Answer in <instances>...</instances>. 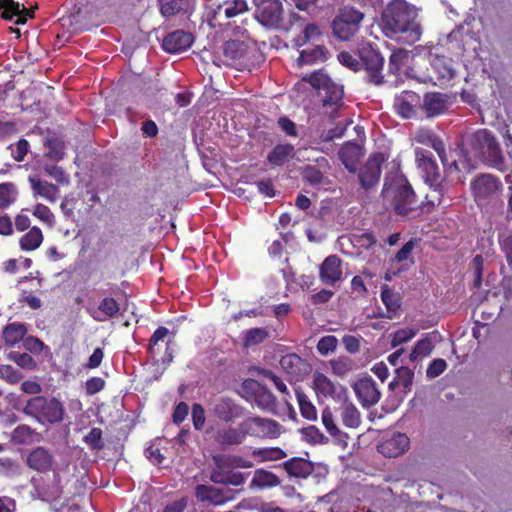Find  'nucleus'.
I'll return each instance as SVG.
<instances>
[{
	"mask_svg": "<svg viewBox=\"0 0 512 512\" xmlns=\"http://www.w3.org/2000/svg\"><path fill=\"white\" fill-rule=\"evenodd\" d=\"M381 28L386 36L410 33L412 41L420 38V27L415 22V12L405 0L391 1L382 12Z\"/></svg>",
	"mask_w": 512,
	"mask_h": 512,
	"instance_id": "1",
	"label": "nucleus"
},
{
	"mask_svg": "<svg viewBox=\"0 0 512 512\" xmlns=\"http://www.w3.org/2000/svg\"><path fill=\"white\" fill-rule=\"evenodd\" d=\"M382 195L395 213L401 216H408L421 206L412 186L403 175L386 177Z\"/></svg>",
	"mask_w": 512,
	"mask_h": 512,
	"instance_id": "2",
	"label": "nucleus"
},
{
	"mask_svg": "<svg viewBox=\"0 0 512 512\" xmlns=\"http://www.w3.org/2000/svg\"><path fill=\"white\" fill-rule=\"evenodd\" d=\"M22 412L42 425H53L63 420L65 408L55 397L34 396L27 400Z\"/></svg>",
	"mask_w": 512,
	"mask_h": 512,
	"instance_id": "3",
	"label": "nucleus"
},
{
	"mask_svg": "<svg viewBox=\"0 0 512 512\" xmlns=\"http://www.w3.org/2000/svg\"><path fill=\"white\" fill-rule=\"evenodd\" d=\"M356 55L360 61L361 70L365 71V80L372 85L384 83V57L380 51L371 43L362 41L356 47Z\"/></svg>",
	"mask_w": 512,
	"mask_h": 512,
	"instance_id": "4",
	"label": "nucleus"
},
{
	"mask_svg": "<svg viewBox=\"0 0 512 512\" xmlns=\"http://www.w3.org/2000/svg\"><path fill=\"white\" fill-rule=\"evenodd\" d=\"M471 148L474 154L488 166L501 169L504 157L499 143L487 129L476 131L471 139Z\"/></svg>",
	"mask_w": 512,
	"mask_h": 512,
	"instance_id": "5",
	"label": "nucleus"
},
{
	"mask_svg": "<svg viewBox=\"0 0 512 512\" xmlns=\"http://www.w3.org/2000/svg\"><path fill=\"white\" fill-rule=\"evenodd\" d=\"M225 64L238 70H251L255 67L258 52L255 48L238 40L226 41L223 45Z\"/></svg>",
	"mask_w": 512,
	"mask_h": 512,
	"instance_id": "6",
	"label": "nucleus"
},
{
	"mask_svg": "<svg viewBox=\"0 0 512 512\" xmlns=\"http://www.w3.org/2000/svg\"><path fill=\"white\" fill-rule=\"evenodd\" d=\"M255 416L246 417L237 427L225 426L217 430L215 441L222 447L242 444L247 437L257 438Z\"/></svg>",
	"mask_w": 512,
	"mask_h": 512,
	"instance_id": "7",
	"label": "nucleus"
},
{
	"mask_svg": "<svg viewBox=\"0 0 512 512\" xmlns=\"http://www.w3.org/2000/svg\"><path fill=\"white\" fill-rule=\"evenodd\" d=\"M364 14L352 6L341 8L332 22L333 34L344 41L353 38L360 29Z\"/></svg>",
	"mask_w": 512,
	"mask_h": 512,
	"instance_id": "8",
	"label": "nucleus"
},
{
	"mask_svg": "<svg viewBox=\"0 0 512 512\" xmlns=\"http://www.w3.org/2000/svg\"><path fill=\"white\" fill-rule=\"evenodd\" d=\"M235 469L226 456L215 458V467L211 471L210 479L215 484L241 486L245 483L249 473Z\"/></svg>",
	"mask_w": 512,
	"mask_h": 512,
	"instance_id": "9",
	"label": "nucleus"
},
{
	"mask_svg": "<svg viewBox=\"0 0 512 512\" xmlns=\"http://www.w3.org/2000/svg\"><path fill=\"white\" fill-rule=\"evenodd\" d=\"M30 483L32 485L30 495L34 500L51 502L59 499L63 493L61 477L58 470H53L51 483H46L41 476H32Z\"/></svg>",
	"mask_w": 512,
	"mask_h": 512,
	"instance_id": "10",
	"label": "nucleus"
},
{
	"mask_svg": "<svg viewBox=\"0 0 512 512\" xmlns=\"http://www.w3.org/2000/svg\"><path fill=\"white\" fill-rule=\"evenodd\" d=\"M387 160V157L382 152L372 153L365 164L357 169L359 184L362 189L368 191L377 186L381 173L382 165Z\"/></svg>",
	"mask_w": 512,
	"mask_h": 512,
	"instance_id": "11",
	"label": "nucleus"
},
{
	"mask_svg": "<svg viewBox=\"0 0 512 512\" xmlns=\"http://www.w3.org/2000/svg\"><path fill=\"white\" fill-rule=\"evenodd\" d=\"M210 411L215 419L223 423H234L247 414V409L243 405L228 396L215 399Z\"/></svg>",
	"mask_w": 512,
	"mask_h": 512,
	"instance_id": "12",
	"label": "nucleus"
},
{
	"mask_svg": "<svg viewBox=\"0 0 512 512\" xmlns=\"http://www.w3.org/2000/svg\"><path fill=\"white\" fill-rule=\"evenodd\" d=\"M255 18L265 27L279 28L283 21L281 0H253Z\"/></svg>",
	"mask_w": 512,
	"mask_h": 512,
	"instance_id": "13",
	"label": "nucleus"
},
{
	"mask_svg": "<svg viewBox=\"0 0 512 512\" xmlns=\"http://www.w3.org/2000/svg\"><path fill=\"white\" fill-rule=\"evenodd\" d=\"M248 11V3L246 0H224L214 4L211 11L210 21L213 25H223L224 21H228L238 15Z\"/></svg>",
	"mask_w": 512,
	"mask_h": 512,
	"instance_id": "14",
	"label": "nucleus"
},
{
	"mask_svg": "<svg viewBox=\"0 0 512 512\" xmlns=\"http://www.w3.org/2000/svg\"><path fill=\"white\" fill-rule=\"evenodd\" d=\"M87 300L86 312L96 321L101 322L106 319H113L119 315L120 304L113 297H104L97 307L94 306L95 298L93 294H87Z\"/></svg>",
	"mask_w": 512,
	"mask_h": 512,
	"instance_id": "15",
	"label": "nucleus"
},
{
	"mask_svg": "<svg viewBox=\"0 0 512 512\" xmlns=\"http://www.w3.org/2000/svg\"><path fill=\"white\" fill-rule=\"evenodd\" d=\"M25 463L31 470L39 473L53 472V470L59 471V469L55 467V457L53 453L43 446L33 448L27 454Z\"/></svg>",
	"mask_w": 512,
	"mask_h": 512,
	"instance_id": "16",
	"label": "nucleus"
},
{
	"mask_svg": "<svg viewBox=\"0 0 512 512\" xmlns=\"http://www.w3.org/2000/svg\"><path fill=\"white\" fill-rule=\"evenodd\" d=\"M195 497L199 502L208 503L213 506H220L231 501L233 491L224 490L210 485L198 484L195 487Z\"/></svg>",
	"mask_w": 512,
	"mask_h": 512,
	"instance_id": "17",
	"label": "nucleus"
},
{
	"mask_svg": "<svg viewBox=\"0 0 512 512\" xmlns=\"http://www.w3.org/2000/svg\"><path fill=\"white\" fill-rule=\"evenodd\" d=\"M313 385L318 396L338 401L348 400L347 389L340 384H335L322 373L317 372L314 375Z\"/></svg>",
	"mask_w": 512,
	"mask_h": 512,
	"instance_id": "18",
	"label": "nucleus"
},
{
	"mask_svg": "<svg viewBox=\"0 0 512 512\" xmlns=\"http://www.w3.org/2000/svg\"><path fill=\"white\" fill-rule=\"evenodd\" d=\"M243 387L253 392L254 402L261 410L266 412L276 411V397L267 387L252 379L244 381Z\"/></svg>",
	"mask_w": 512,
	"mask_h": 512,
	"instance_id": "19",
	"label": "nucleus"
},
{
	"mask_svg": "<svg viewBox=\"0 0 512 512\" xmlns=\"http://www.w3.org/2000/svg\"><path fill=\"white\" fill-rule=\"evenodd\" d=\"M501 187L500 180L490 174H482L472 182V190L477 203L495 195Z\"/></svg>",
	"mask_w": 512,
	"mask_h": 512,
	"instance_id": "20",
	"label": "nucleus"
},
{
	"mask_svg": "<svg viewBox=\"0 0 512 512\" xmlns=\"http://www.w3.org/2000/svg\"><path fill=\"white\" fill-rule=\"evenodd\" d=\"M417 106L421 107V97L414 91H402L394 98V110L403 119L413 118Z\"/></svg>",
	"mask_w": 512,
	"mask_h": 512,
	"instance_id": "21",
	"label": "nucleus"
},
{
	"mask_svg": "<svg viewBox=\"0 0 512 512\" xmlns=\"http://www.w3.org/2000/svg\"><path fill=\"white\" fill-rule=\"evenodd\" d=\"M415 158L417 166L421 170L426 183H433L440 179L439 166L431 151L416 148Z\"/></svg>",
	"mask_w": 512,
	"mask_h": 512,
	"instance_id": "22",
	"label": "nucleus"
},
{
	"mask_svg": "<svg viewBox=\"0 0 512 512\" xmlns=\"http://www.w3.org/2000/svg\"><path fill=\"white\" fill-rule=\"evenodd\" d=\"M353 388L363 407L374 406L380 400L381 393L375 381L370 377L359 379Z\"/></svg>",
	"mask_w": 512,
	"mask_h": 512,
	"instance_id": "23",
	"label": "nucleus"
},
{
	"mask_svg": "<svg viewBox=\"0 0 512 512\" xmlns=\"http://www.w3.org/2000/svg\"><path fill=\"white\" fill-rule=\"evenodd\" d=\"M342 259L337 255L326 257L319 268V278L325 285L334 286L342 279Z\"/></svg>",
	"mask_w": 512,
	"mask_h": 512,
	"instance_id": "24",
	"label": "nucleus"
},
{
	"mask_svg": "<svg viewBox=\"0 0 512 512\" xmlns=\"http://www.w3.org/2000/svg\"><path fill=\"white\" fill-rule=\"evenodd\" d=\"M194 37L191 33L176 30L166 35L162 41V48L168 53H180L191 47Z\"/></svg>",
	"mask_w": 512,
	"mask_h": 512,
	"instance_id": "25",
	"label": "nucleus"
},
{
	"mask_svg": "<svg viewBox=\"0 0 512 512\" xmlns=\"http://www.w3.org/2000/svg\"><path fill=\"white\" fill-rule=\"evenodd\" d=\"M410 440L403 433H395L390 438L382 441L377 450L379 453L388 458H394L402 455L409 447Z\"/></svg>",
	"mask_w": 512,
	"mask_h": 512,
	"instance_id": "26",
	"label": "nucleus"
},
{
	"mask_svg": "<svg viewBox=\"0 0 512 512\" xmlns=\"http://www.w3.org/2000/svg\"><path fill=\"white\" fill-rule=\"evenodd\" d=\"M427 117L444 114L448 109V96L440 92H427L421 104Z\"/></svg>",
	"mask_w": 512,
	"mask_h": 512,
	"instance_id": "27",
	"label": "nucleus"
},
{
	"mask_svg": "<svg viewBox=\"0 0 512 512\" xmlns=\"http://www.w3.org/2000/svg\"><path fill=\"white\" fill-rule=\"evenodd\" d=\"M324 96L322 99L323 106L325 108H330L329 116L330 118H335L337 116V112L343 106V89L341 86L336 83L330 81L329 83H325Z\"/></svg>",
	"mask_w": 512,
	"mask_h": 512,
	"instance_id": "28",
	"label": "nucleus"
},
{
	"mask_svg": "<svg viewBox=\"0 0 512 512\" xmlns=\"http://www.w3.org/2000/svg\"><path fill=\"white\" fill-rule=\"evenodd\" d=\"M281 368L293 377H302L311 371V365L295 353H289L281 357Z\"/></svg>",
	"mask_w": 512,
	"mask_h": 512,
	"instance_id": "29",
	"label": "nucleus"
},
{
	"mask_svg": "<svg viewBox=\"0 0 512 512\" xmlns=\"http://www.w3.org/2000/svg\"><path fill=\"white\" fill-rule=\"evenodd\" d=\"M282 467L290 477L306 479L314 471V464L302 457H292L284 461Z\"/></svg>",
	"mask_w": 512,
	"mask_h": 512,
	"instance_id": "30",
	"label": "nucleus"
},
{
	"mask_svg": "<svg viewBox=\"0 0 512 512\" xmlns=\"http://www.w3.org/2000/svg\"><path fill=\"white\" fill-rule=\"evenodd\" d=\"M338 155L345 168L351 173H356L358 163L363 156V150L355 142H346L340 148Z\"/></svg>",
	"mask_w": 512,
	"mask_h": 512,
	"instance_id": "31",
	"label": "nucleus"
},
{
	"mask_svg": "<svg viewBox=\"0 0 512 512\" xmlns=\"http://www.w3.org/2000/svg\"><path fill=\"white\" fill-rule=\"evenodd\" d=\"M281 484L280 478L273 472L263 468L256 469L250 482V489L265 490Z\"/></svg>",
	"mask_w": 512,
	"mask_h": 512,
	"instance_id": "32",
	"label": "nucleus"
},
{
	"mask_svg": "<svg viewBox=\"0 0 512 512\" xmlns=\"http://www.w3.org/2000/svg\"><path fill=\"white\" fill-rule=\"evenodd\" d=\"M257 438L275 439L281 434V425L278 421L261 416H255Z\"/></svg>",
	"mask_w": 512,
	"mask_h": 512,
	"instance_id": "33",
	"label": "nucleus"
},
{
	"mask_svg": "<svg viewBox=\"0 0 512 512\" xmlns=\"http://www.w3.org/2000/svg\"><path fill=\"white\" fill-rule=\"evenodd\" d=\"M27 332L28 329L26 324L13 322L3 328L2 338L7 346L13 347L20 341H23Z\"/></svg>",
	"mask_w": 512,
	"mask_h": 512,
	"instance_id": "34",
	"label": "nucleus"
},
{
	"mask_svg": "<svg viewBox=\"0 0 512 512\" xmlns=\"http://www.w3.org/2000/svg\"><path fill=\"white\" fill-rule=\"evenodd\" d=\"M294 156V146L291 144H278L268 154L267 160L273 166H282Z\"/></svg>",
	"mask_w": 512,
	"mask_h": 512,
	"instance_id": "35",
	"label": "nucleus"
},
{
	"mask_svg": "<svg viewBox=\"0 0 512 512\" xmlns=\"http://www.w3.org/2000/svg\"><path fill=\"white\" fill-rule=\"evenodd\" d=\"M328 50L325 46L316 44L312 48L303 49L300 52L299 62L303 64H313L318 61H325L328 57Z\"/></svg>",
	"mask_w": 512,
	"mask_h": 512,
	"instance_id": "36",
	"label": "nucleus"
},
{
	"mask_svg": "<svg viewBox=\"0 0 512 512\" xmlns=\"http://www.w3.org/2000/svg\"><path fill=\"white\" fill-rule=\"evenodd\" d=\"M395 374L396 375L389 384V387L392 389L402 387L404 392L410 391L413 384L414 372L406 366H400L396 368Z\"/></svg>",
	"mask_w": 512,
	"mask_h": 512,
	"instance_id": "37",
	"label": "nucleus"
},
{
	"mask_svg": "<svg viewBox=\"0 0 512 512\" xmlns=\"http://www.w3.org/2000/svg\"><path fill=\"white\" fill-rule=\"evenodd\" d=\"M341 420L344 426L348 428H357L361 423V415L358 409L347 400H342Z\"/></svg>",
	"mask_w": 512,
	"mask_h": 512,
	"instance_id": "38",
	"label": "nucleus"
},
{
	"mask_svg": "<svg viewBox=\"0 0 512 512\" xmlns=\"http://www.w3.org/2000/svg\"><path fill=\"white\" fill-rule=\"evenodd\" d=\"M429 184V191L426 194V202L432 207L439 206L444 200L446 193L447 182L445 180H438Z\"/></svg>",
	"mask_w": 512,
	"mask_h": 512,
	"instance_id": "39",
	"label": "nucleus"
},
{
	"mask_svg": "<svg viewBox=\"0 0 512 512\" xmlns=\"http://www.w3.org/2000/svg\"><path fill=\"white\" fill-rule=\"evenodd\" d=\"M159 2L160 12L165 17L186 13L190 7L188 0H159Z\"/></svg>",
	"mask_w": 512,
	"mask_h": 512,
	"instance_id": "40",
	"label": "nucleus"
},
{
	"mask_svg": "<svg viewBox=\"0 0 512 512\" xmlns=\"http://www.w3.org/2000/svg\"><path fill=\"white\" fill-rule=\"evenodd\" d=\"M251 454L261 463L278 461L287 457V453L280 447L255 448Z\"/></svg>",
	"mask_w": 512,
	"mask_h": 512,
	"instance_id": "41",
	"label": "nucleus"
},
{
	"mask_svg": "<svg viewBox=\"0 0 512 512\" xmlns=\"http://www.w3.org/2000/svg\"><path fill=\"white\" fill-rule=\"evenodd\" d=\"M295 394L302 417L309 421H315L317 419V410L308 396L300 389H296Z\"/></svg>",
	"mask_w": 512,
	"mask_h": 512,
	"instance_id": "42",
	"label": "nucleus"
},
{
	"mask_svg": "<svg viewBox=\"0 0 512 512\" xmlns=\"http://www.w3.org/2000/svg\"><path fill=\"white\" fill-rule=\"evenodd\" d=\"M43 241V234L40 228L32 227L20 239V247L24 251H32L37 249Z\"/></svg>",
	"mask_w": 512,
	"mask_h": 512,
	"instance_id": "43",
	"label": "nucleus"
},
{
	"mask_svg": "<svg viewBox=\"0 0 512 512\" xmlns=\"http://www.w3.org/2000/svg\"><path fill=\"white\" fill-rule=\"evenodd\" d=\"M269 336V331L264 327L251 328L244 332L243 345L244 347L259 345L267 340Z\"/></svg>",
	"mask_w": 512,
	"mask_h": 512,
	"instance_id": "44",
	"label": "nucleus"
},
{
	"mask_svg": "<svg viewBox=\"0 0 512 512\" xmlns=\"http://www.w3.org/2000/svg\"><path fill=\"white\" fill-rule=\"evenodd\" d=\"M433 69L438 77L443 80H451L455 76L452 60L446 57H436L433 61Z\"/></svg>",
	"mask_w": 512,
	"mask_h": 512,
	"instance_id": "45",
	"label": "nucleus"
},
{
	"mask_svg": "<svg viewBox=\"0 0 512 512\" xmlns=\"http://www.w3.org/2000/svg\"><path fill=\"white\" fill-rule=\"evenodd\" d=\"M33 190L39 194L41 197L47 199L50 202L56 201L59 193V189L56 185L52 183H48L46 181L42 182L39 180H31Z\"/></svg>",
	"mask_w": 512,
	"mask_h": 512,
	"instance_id": "46",
	"label": "nucleus"
},
{
	"mask_svg": "<svg viewBox=\"0 0 512 512\" xmlns=\"http://www.w3.org/2000/svg\"><path fill=\"white\" fill-rule=\"evenodd\" d=\"M434 348L432 339L429 334L425 335L422 339L418 340L409 354V360L411 362L416 361L420 357H426L430 355Z\"/></svg>",
	"mask_w": 512,
	"mask_h": 512,
	"instance_id": "47",
	"label": "nucleus"
},
{
	"mask_svg": "<svg viewBox=\"0 0 512 512\" xmlns=\"http://www.w3.org/2000/svg\"><path fill=\"white\" fill-rule=\"evenodd\" d=\"M417 143L431 146L434 150L443 151V141L431 130L421 129L416 133Z\"/></svg>",
	"mask_w": 512,
	"mask_h": 512,
	"instance_id": "48",
	"label": "nucleus"
},
{
	"mask_svg": "<svg viewBox=\"0 0 512 512\" xmlns=\"http://www.w3.org/2000/svg\"><path fill=\"white\" fill-rule=\"evenodd\" d=\"M21 5L14 0H0L1 18L6 21H12L21 14Z\"/></svg>",
	"mask_w": 512,
	"mask_h": 512,
	"instance_id": "49",
	"label": "nucleus"
},
{
	"mask_svg": "<svg viewBox=\"0 0 512 512\" xmlns=\"http://www.w3.org/2000/svg\"><path fill=\"white\" fill-rule=\"evenodd\" d=\"M17 189L13 183L0 184V209L7 208L17 199Z\"/></svg>",
	"mask_w": 512,
	"mask_h": 512,
	"instance_id": "50",
	"label": "nucleus"
},
{
	"mask_svg": "<svg viewBox=\"0 0 512 512\" xmlns=\"http://www.w3.org/2000/svg\"><path fill=\"white\" fill-rule=\"evenodd\" d=\"M83 442L92 451H101L104 448L103 432L98 427H93L88 434L83 437Z\"/></svg>",
	"mask_w": 512,
	"mask_h": 512,
	"instance_id": "51",
	"label": "nucleus"
},
{
	"mask_svg": "<svg viewBox=\"0 0 512 512\" xmlns=\"http://www.w3.org/2000/svg\"><path fill=\"white\" fill-rule=\"evenodd\" d=\"M326 173L313 165H306L302 168L301 175L304 181L312 186H318L324 180Z\"/></svg>",
	"mask_w": 512,
	"mask_h": 512,
	"instance_id": "52",
	"label": "nucleus"
},
{
	"mask_svg": "<svg viewBox=\"0 0 512 512\" xmlns=\"http://www.w3.org/2000/svg\"><path fill=\"white\" fill-rule=\"evenodd\" d=\"M332 372L340 377L347 375L354 368V361L348 357H338L330 361Z\"/></svg>",
	"mask_w": 512,
	"mask_h": 512,
	"instance_id": "53",
	"label": "nucleus"
},
{
	"mask_svg": "<svg viewBox=\"0 0 512 512\" xmlns=\"http://www.w3.org/2000/svg\"><path fill=\"white\" fill-rule=\"evenodd\" d=\"M9 358L23 369L33 370L37 367V362L34 358L25 352H11Z\"/></svg>",
	"mask_w": 512,
	"mask_h": 512,
	"instance_id": "54",
	"label": "nucleus"
},
{
	"mask_svg": "<svg viewBox=\"0 0 512 512\" xmlns=\"http://www.w3.org/2000/svg\"><path fill=\"white\" fill-rule=\"evenodd\" d=\"M338 345V339L333 335L323 336L317 343V351L323 356L334 352Z\"/></svg>",
	"mask_w": 512,
	"mask_h": 512,
	"instance_id": "55",
	"label": "nucleus"
},
{
	"mask_svg": "<svg viewBox=\"0 0 512 512\" xmlns=\"http://www.w3.org/2000/svg\"><path fill=\"white\" fill-rule=\"evenodd\" d=\"M168 334H169V330L166 327H164V326L158 327L153 332V334L151 335V337L149 339V343H148V346H147V353L149 354V356L155 357V355H156V352H155L156 345L160 341H163L168 336Z\"/></svg>",
	"mask_w": 512,
	"mask_h": 512,
	"instance_id": "56",
	"label": "nucleus"
},
{
	"mask_svg": "<svg viewBox=\"0 0 512 512\" xmlns=\"http://www.w3.org/2000/svg\"><path fill=\"white\" fill-rule=\"evenodd\" d=\"M0 378L10 384H17L23 378V374L11 365H0Z\"/></svg>",
	"mask_w": 512,
	"mask_h": 512,
	"instance_id": "57",
	"label": "nucleus"
},
{
	"mask_svg": "<svg viewBox=\"0 0 512 512\" xmlns=\"http://www.w3.org/2000/svg\"><path fill=\"white\" fill-rule=\"evenodd\" d=\"M338 60L343 66L349 68L354 72L361 71L360 61L358 56L356 55V51L354 52V54L348 51H342L338 54Z\"/></svg>",
	"mask_w": 512,
	"mask_h": 512,
	"instance_id": "58",
	"label": "nucleus"
},
{
	"mask_svg": "<svg viewBox=\"0 0 512 512\" xmlns=\"http://www.w3.org/2000/svg\"><path fill=\"white\" fill-rule=\"evenodd\" d=\"M46 156L54 161H59L64 156V145L57 139H49L47 141Z\"/></svg>",
	"mask_w": 512,
	"mask_h": 512,
	"instance_id": "59",
	"label": "nucleus"
},
{
	"mask_svg": "<svg viewBox=\"0 0 512 512\" xmlns=\"http://www.w3.org/2000/svg\"><path fill=\"white\" fill-rule=\"evenodd\" d=\"M353 241L356 245H358L360 248H363L365 250H369V249L373 248L377 243V239L372 232H364L361 234H354Z\"/></svg>",
	"mask_w": 512,
	"mask_h": 512,
	"instance_id": "60",
	"label": "nucleus"
},
{
	"mask_svg": "<svg viewBox=\"0 0 512 512\" xmlns=\"http://www.w3.org/2000/svg\"><path fill=\"white\" fill-rule=\"evenodd\" d=\"M416 330L410 328L399 329L392 335L391 346L397 347L403 343L408 342L416 335Z\"/></svg>",
	"mask_w": 512,
	"mask_h": 512,
	"instance_id": "61",
	"label": "nucleus"
},
{
	"mask_svg": "<svg viewBox=\"0 0 512 512\" xmlns=\"http://www.w3.org/2000/svg\"><path fill=\"white\" fill-rule=\"evenodd\" d=\"M191 416L195 430H202L206 421L205 410L203 406L199 403H194L192 405Z\"/></svg>",
	"mask_w": 512,
	"mask_h": 512,
	"instance_id": "62",
	"label": "nucleus"
},
{
	"mask_svg": "<svg viewBox=\"0 0 512 512\" xmlns=\"http://www.w3.org/2000/svg\"><path fill=\"white\" fill-rule=\"evenodd\" d=\"M321 36V31L318 25L308 24L303 30L302 36L299 37V45H304L312 40H317Z\"/></svg>",
	"mask_w": 512,
	"mask_h": 512,
	"instance_id": "63",
	"label": "nucleus"
},
{
	"mask_svg": "<svg viewBox=\"0 0 512 512\" xmlns=\"http://www.w3.org/2000/svg\"><path fill=\"white\" fill-rule=\"evenodd\" d=\"M321 419H322V423H323L325 429L331 436L335 437V436L339 435L340 430L338 429L337 425L335 424L333 413L331 412V410L329 408H325L322 411Z\"/></svg>",
	"mask_w": 512,
	"mask_h": 512,
	"instance_id": "64",
	"label": "nucleus"
}]
</instances>
